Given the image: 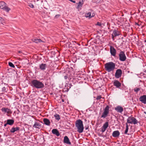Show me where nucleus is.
I'll list each match as a JSON object with an SVG mask.
<instances>
[{"label":"nucleus","instance_id":"6ab92c4d","mask_svg":"<svg viewBox=\"0 0 146 146\" xmlns=\"http://www.w3.org/2000/svg\"><path fill=\"white\" fill-rule=\"evenodd\" d=\"M113 85L117 88H119L121 86V84L118 81L115 80L113 82Z\"/></svg>","mask_w":146,"mask_h":146},{"label":"nucleus","instance_id":"79ce46f5","mask_svg":"<svg viewBox=\"0 0 146 146\" xmlns=\"http://www.w3.org/2000/svg\"><path fill=\"white\" fill-rule=\"evenodd\" d=\"M144 113H145V114H146V112L145 111H144Z\"/></svg>","mask_w":146,"mask_h":146},{"label":"nucleus","instance_id":"cd10ccee","mask_svg":"<svg viewBox=\"0 0 146 146\" xmlns=\"http://www.w3.org/2000/svg\"><path fill=\"white\" fill-rule=\"evenodd\" d=\"M83 0H82L81 1H80L78 3V7L79 8L80 7H81L82 5H83Z\"/></svg>","mask_w":146,"mask_h":146},{"label":"nucleus","instance_id":"6e6552de","mask_svg":"<svg viewBox=\"0 0 146 146\" xmlns=\"http://www.w3.org/2000/svg\"><path fill=\"white\" fill-rule=\"evenodd\" d=\"M139 99L142 103L146 104V95H143L141 96Z\"/></svg>","mask_w":146,"mask_h":146},{"label":"nucleus","instance_id":"4468645a","mask_svg":"<svg viewBox=\"0 0 146 146\" xmlns=\"http://www.w3.org/2000/svg\"><path fill=\"white\" fill-rule=\"evenodd\" d=\"M115 110L117 112L121 113L123 111V108L120 106H118L115 108Z\"/></svg>","mask_w":146,"mask_h":146},{"label":"nucleus","instance_id":"4c0bfd02","mask_svg":"<svg viewBox=\"0 0 146 146\" xmlns=\"http://www.w3.org/2000/svg\"><path fill=\"white\" fill-rule=\"evenodd\" d=\"M70 1L72 2L73 3H76V1H73L72 0H69Z\"/></svg>","mask_w":146,"mask_h":146},{"label":"nucleus","instance_id":"ddd939ff","mask_svg":"<svg viewBox=\"0 0 146 146\" xmlns=\"http://www.w3.org/2000/svg\"><path fill=\"white\" fill-rule=\"evenodd\" d=\"M120 135V133L118 130L114 131L112 134V135L114 137H118Z\"/></svg>","mask_w":146,"mask_h":146},{"label":"nucleus","instance_id":"f704fd0d","mask_svg":"<svg viewBox=\"0 0 146 146\" xmlns=\"http://www.w3.org/2000/svg\"><path fill=\"white\" fill-rule=\"evenodd\" d=\"M0 22H2L4 21V19L2 17H0Z\"/></svg>","mask_w":146,"mask_h":146},{"label":"nucleus","instance_id":"c9c22d12","mask_svg":"<svg viewBox=\"0 0 146 146\" xmlns=\"http://www.w3.org/2000/svg\"><path fill=\"white\" fill-rule=\"evenodd\" d=\"M60 15H56L55 16V18H58V17L60 16Z\"/></svg>","mask_w":146,"mask_h":146},{"label":"nucleus","instance_id":"72a5a7b5","mask_svg":"<svg viewBox=\"0 0 146 146\" xmlns=\"http://www.w3.org/2000/svg\"><path fill=\"white\" fill-rule=\"evenodd\" d=\"M101 98H102V97H101V96H98L97 97L96 99L97 100H99Z\"/></svg>","mask_w":146,"mask_h":146},{"label":"nucleus","instance_id":"a18cd8bd","mask_svg":"<svg viewBox=\"0 0 146 146\" xmlns=\"http://www.w3.org/2000/svg\"><path fill=\"white\" fill-rule=\"evenodd\" d=\"M51 121L52 122V120H51Z\"/></svg>","mask_w":146,"mask_h":146},{"label":"nucleus","instance_id":"7c9ffc66","mask_svg":"<svg viewBox=\"0 0 146 146\" xmlns=\"http://www.w3.org/2000/svg\"><path fill=\"white\" fill-rule=\"evenodd\" d=\"M9 65L10 67H13V68H14L15 66L11 62H9Z\"/></svg>","mask_w":146,"mask_h":146},{"label":"nucleus","instance_id":"a19ab883","mask_svg":"<svg viewBox=\"0 0 146 146\" xmlns=\"http://www.w3.org/2000/svg\"><path fill=\"white\" fill-rule=\"evenodd\" d=\"M7 124H7V123H6L4 125V126L6 127Z\"/></svg>","mask_w":146,"mask_h":146},{"label":"nucleus","instance_id":"a211bd4d","mask_svg":"<svg viewBox=\"0 0 146 146\" xmlns=\"http://www.w3.org/2000/svg\"><path fill=\"white\" fill-rule=\"evenodd\" d=\"M52 132L53 134L56 135L57 136H59L60 135L58 131L56 129H53Z\"/></svg>","mask_w":146,"mask_h":146},{"label":"nucleus","instance_id":"473e14b6","mask_svg":"<svg viewBox=\"0 0 146 146\" xmlns=\"http://www.w3.org/2000/svg\"><path fill=\"white\" fill-rule=\"evenodd\" d=\"M29 6L30 7H31V8H33L34 7L32 3H30L29 5Z\"/></svg>","mask_w":146,"mask_h":146},{"label":"nucleus","instance_id":"c756f323","mask_svg":"<svg viewBox=\"0 0 146 146\" xmlns=\"http://www.w3.org/2000/svg\"><path fill=\"white\" fill-rule=\"evenodd\" d=\"M7 88L5 87H3L2 88L1 91L3 92H5L7 91Z\"/></svg>","mask_w":146,"mask_h":146},{"label":"nucleus","instance_id":"5701e85b","mask_svg":"<svg viewBox=\"0 0 146 146\" xmlns=\"http://www.w3.org/2000/svg\"><path fill=\"white\" fill-rule=\"evenodd\" d=\"M41 126L39 123L35 122L33 126V127L36 128H39V127Z\"/></svg>","mask_w":146,"mask_h":146},{"label":"nucleus","instance_id":"2f4dec72","mask_svg":"<svg viewBox=\"0 0 146 146\" xmlns=\"http://www.w3.org/2000/svg\"><path fill=\"white\" fill-rule=\"evenodd\" d=\"M140 90V88H135L134 89V91L136 92H138Z\"/></svg>","mask_w":146,"mask_h":146},{"label":"nucleus","instance_id":"e433bc0d","mask_svg":"<svg viewBox=\"0 0 146 146\" xmlns=\"http://www.w3.org/2000/svg\"><path fill=\"white\" fill-rule=\"evenodd\" d=\"M97 25H98L99 26H100L101 25V23H99V22H98L97 23Z\"/></svg>","mask_w":146,"mask_h":146},{"label":"nucleus","instance_id":"c03bdc74","mask_svg":"<svg viewBox=\"0 0 146 146\" xmlns=\"http://www.w3.org/2000/svg\"><path fill=\"white\" fill-rule=\"evenodd\" d=\"M145 42H146V40H145Z\"/></svg>","mask_w":146,"mask_h":146},{"label":"nucleus","instance_id":"bb28decb","mask_svg":"<svg viewBox=\"0 0 146 146\" xmlns=\"http://www.w3.org/2000/svg\"><path fill=\"white\" fill-rule=\"evenodd\" d=\"M54 116L55 118V119L58 121L60 119V115L57 113H55L54 115Z\"/></svg>","mask_w":146,"mask_h":146},{"label":"nucleus","instance_id":"aec40b11","mask_svg":"<svg viewBox=\"0 0 146 146\" xmlns=\"http://www.w3.org/2000/svg\"><path fill=\"white\" fill-rule=\"evenodd\" d=\"M20 128L19 127H12L10 131L11 133H14L15 131L19 130Z\"/></svg>","mask_w":146,"mask_h":146},{"label":"nucleus","instance_id":"7ed1b4c3","mask_svg":"<svg viewBox=\"0 0 146 146\" xmlns=\"http://www.w3.org/2000/svg\"><path fill=\"white\" fill-rule=\"evenodd\" d=\"M75 126L77 129V131L79 133L83 132L84 127L82 121L80 119H78L75 122Z\"/></svg>","mask_w":146,"mask_h":146},{"label":"nucleus","instance_id":"9b49d317","mask_svg":"<svg viewBox=\"0 0 146 146\" xmlns=\"http://www.w3.org/2000/svg\"><path fill=\"white\" fill-rule=\"evenodd\" d=\"M119 32L118 31L116 30H114L112 34V39H114V37L119 36Z\"/></svg>","mask_w":146,"mask_h":146},{"label":"nucleus","instance_id":"393cba45","mask_svg":"<svg viewBox=\"0 0 146 146\" xmlns=\"http://www.w3.org/2000/svg\"><path fill=\"white\" fill-rule=\"evenodd\" d=\"M6 5V4L5 2L3 1H1L0 2V8L1 9L3 8L4 6L5 5Z\"/></svg>","mask_w":146,"mask_h":146},{"label":"nucleus","instance_id":"412c9836","mask_svg":"<svg viewBox=\"0 0 146 146\" xmlns=\"http://www.w3.org/2000/svg\"><path fill=\"white\" fill-rule=\"evenodd\" d=\"M32 41L36 43H39L40 42H44L42 40L40 39L33 38L32 39Z\"/></svg>","mask_w":146,"mask_h":146},{"label":"nucleus","instance_id":"f3484780","mask_svg":"<svg viewBox=\"0 0 146 146\" xmlns=\"http://www.w3.org/2000/svg\"><path fill=\"white\" fill-rule=\"evenodd\" d=\"M44 123L46 125L49 126L50 124V121L48 119L44 118L43 120Z\"/></svg>","mask_w":146,"mask_h":146},{"label":"nucleus","instance_id":"2eb2a0df","mask_svg":"<svg viewBox=\"0 0 146 146\" xmlns=\"http://www.w3.org/2000/svg\"><path fill=\"white\" fill-rule=\"evenodd\" d=\"M1 110L5 113H11V110L7 108H2Z\"/></svg>","mask_w":146,"mask_h":146},{"label":"nucleus","instance_id":"39448f33","mask_svg":"<svg viewBox=\"0 0 146 146\" xmlns=\"http://www.w3.org/2000/svg\"><path fill=\"white\" fill-rule=\"evenodd\" d=\"M109 107L107 106L104 110V111L101 117L105 118L108 116L109 112Z\"/></svg>","mask_w":146,"mask_h":146},{"label":"nucleus","instance_id":"a878e982","mask_svg":"<svg viewBox=\"0 0 146 146\" xmlns=\"http://www.w3.org/2000/svg\"><path fill=\"white\" fill-rule=\"evenodd\" d=\"M85 16L86 17H89V18H91V17L94 16V15H93L91 16V12H88L87 13L85 14Z\"/></svg>","mask_w":146,"mask_h":146},{"label":"nucleus","instance_id":"0eeeda50","mask_svg":"<svg viewBox=\"0 0 146 146\" xmlns=\"http://www.w3.org/2000/svg\"><path fill=\"white\" fill-rule=\"evenodd\" d=\"M122 73V70L120 69H118L116 71L115 76L116 78H120L121 75Z\"/></svg>","mask_w":146,"mask_h":146},{"label":"nucleus","instance_id":"dca6fc26","mask_svg":"<svg viewBox=\"0 0 146 146\" xmlns=\"http://www.w3.org/2000/svg\"><path fill=\"white\" fill-rule=\"evenodd\" d=\"M46 64H45L42 63L39 65V68L41 70H44L46 69Z\"/></svg>","mask_w":146,"mask_h":146},{"label":"nucleus","instance_id":"c85d7f7f","mask_svg":"<svg viewBox=\"0 0 146 146\" xmlns=\"http://www.w3.org/2000/svg\"><path fill=\"white\" fill-rule=\"evenodd\" d=\"M126 129L124 133L125 134H127V133L128 130L129 128H128V124L127 123H126Z\"/></svg>","mask_w":146,"mask_h":146},{"label":"nucleus","instance_id":"f03ea898","mask_svg":"<svg viewBox=\"0 0 146 146\" xmlns=\"http://www.w3.org/2000/svg\"><path fill=\"white\" fill-rule=\"evenodd\" d=\"M104 67L105 70L109 72L114 70L115 68V64L112 62H109L105 64Z\"/></svg>","mask_w":146,"mask_h":146},{"label":"nucleus","instance_id":"f8f14e48","mask_svg":"<svg viewBox=\"0 0 146 146\" xmlns=\"http://www.w3.org/2000/svg\"><path fill=\"white\" fill-rule=\"evenodd\" d=\"M64 143L68 144V145H71V143L69 141V139L67 136H65L64 137Z\"/></svg>","mask_w":146,"mask_h":146},{"label":"nucleus","instance_id":"f257e3e1","mask_svg":"<svg viewBox=\"0 0 146 146\" xmlns=\"http://www.w3.org/2000/svg\"><path fill=\"white\" fill-rule=\"evenodd\" d=\"M31 85L37 89L42 88L44 87V85L42 82L35 79L31 81Z\"/></svg>","mask_w":146,"mask_h":146},{"label":"nucleus","instance_id":"423d86ee","mask_svg":"<svg viewBox=\"0 0 146 146\" xmlns=\"http://www.w3.org/2000/svg\"><path fill=\"white\" fill-rule=\"evenodd\" d=\"M119 60L121 61H125L126 59V57L123 51H121L119 54Z\"/></svg>","mask_w":146,"mask_h":146},{"label":"nucleus","instance_id":"b1692460","mask_svg":"<svg viewBox=\"0 0 146 146\" xmlns=\"http://www.w3.org/2000/svg\"><path fill=\"white\" fill-rule=\"evenodd\" d=\"M6 5H5L4 6L3 8H2V9L5 10L7 12H9V11L10 10V9L8 7L6 6Z\"/></svg>","mask_w":146,"mask_h":146},{"label":"nucleus","instance_id":"37998d69","mask_svg":"<svg viewBox=\"0 0 146 146\" xmlns=\"http://www.w3.org/2000/svg\"><path fill=\"white\" fill-rule=\"evenodd\" d=\"M62 102H63L64 101V100H62Z\"/></svg>","mask_w":146,"mask_h":146},{"label":"nucleus","instance_id":"1a4fd4ad","mask_svg":"<svg viewBox=\"0 0 146 146\" xmlns=\"http://www.w3.org/2000/svg\"><path fill=\"white\" fill-rule=\"evenodd\" d=\"M110 50L111 54L114 56H115L116 54V50L112 46H110Z\"/></svg>","mask_w":146,"mask_h":146},{"label":"nucleus","instance_id":"9d476101","mask_svg":"<svg viewBox=\"0 0 146 146\" xmlns=\"http://www.w3.org/2000/svg\"><path fill=\"white\" fill-rule=\"evenodd\" d=\"M108 126V122H106L103 125L101 131L102 133L104 132L107 128Z\"/></svg>","mask_w":146,"mask_h":146},{"label":"nucleus","instance_id":"20e7f679","mask_svg":"<svg viewBox=\"0 0 146 146\" xmlns=\"http://www.w3.org/2000/svg\"><path fill=\"white\" fill-rule=\"evenodd\" d=\"M127 123L135 124L138 123V121L136 118L130 116L127 119Z\"/></svg>","mask_w":146,"mask_h":146},{"label":"nucleus","instance_id":"4be33fe9","mask_svg":"<svg viewBox=\"0 0 146 146\" xmlns=\"http://www.w3.org/2000/svg\"><path fill=\"white\" fill-rule=\"evenodd\" d=\"M14 121L12 119H9L7 120V124L10 125H12L14 123Z\"/></svg>","mask_w":146,"mask_h":146},{"label":"nucleus","instance_id":"58836bf2","mask_svg":"<svg viewBox=\"0 0 146 146\" xmlns=\"http://www.w3.org/2000/svg\"><path fill=\"white\" fill-rule=\"evenodd\" d=\"M88 128V126H86L85 127V129L86 130H87Z\"/></svg>","mask_w":146,"mask_h":146},{"label":"nucleus","instance_id":"ea45409f","mask_svg":"<svg viewBox=\"0 0 146 146\" xmlns=\"http://www.w3.org/2000/svg\"><path fill=\"white\" fill-rule=\"evenodd\" d=\"M64 78L65 79H67V76H64Z\"/></svg>","mask_w":146,"mask_h":146}]
</instances>
